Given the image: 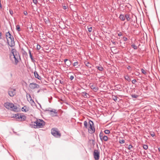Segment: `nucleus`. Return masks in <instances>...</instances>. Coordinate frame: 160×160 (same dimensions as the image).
I'll return each instance as SVG.
<instances>
[{
    "mask_svg": "<svg viewBox=\"0 0 160 160\" xmlns=\"http://www.w3.org/2000/svg\"><path fill=\"white\" fill-rule=\"evenodd\" d=\"M4 106L7 109H10L14 111H16L18 110V108L16 106L14 105L12 103L6 102L4 103Z\"/></svg>",
    "mask_w": 160,
    "mask_h": 160,
    "instance_id": "20e7f679",
    "label": "nucleus"
},
{
    "mask_svg": "<svg viewBox=\"0 0 160 160\" xmlns=\"http://www.w3.org/2000/svg\"><path fill=\"white\" fill-rule=\"evenodd\" d=\"M29 87L32 89L38 88H40L39 85L35 83H30L29 85Z\"/></svg>",
    "mask_w": 160,
    "mask_h": 160,
    "instance_id": "1a4fd4ad",
    "label": "nucleus"
},
{
    "mask_svg": "<svg viewBox=\"0 0 160 160\" xmlns=\"http://www.w3.org/2000/svg\"><path fill=\"white\" fill-rule=\"evenodd\" d=\"M126 18L127 21H129L130 20V15L129 14H126L125 16V18Z\"/></svg>",
    "mask_w": 160,
    "mask_h": 160,
    "instance_id": "412c9836",
    "label": "nucleus"
},
{
    "mask_svg": "<svg viewBox=\"0 0 160 160\" xmlns=\"http://www.w3.org/2000/svg\"><path fill=\"white\" fill-rule=\"evenodd\" d=\"M118 35L119 36H121L122 35V34L121 32H120L118 34Z\"/></svg>",
    "mask_w": 160,
    "mask_h": 160,
    "instance_id": "49530a36",
    "label": "nucleus"
},
{
    "mask_svg": "<svg viewBox=\"0 0 160 160\" xmlns=\"http://www.w3.org/2000/svg\"><path fill=\"white\" fill-rule=\"evenodd\" d=\"M51 134L56 138H60L61 134L58 129L56 128H53L51 130Z\"/></svg>",
    "mask_w": 160,
    "mask_h": 160,
    "instance_id": "423d86ee",
    "label": "nucleus"
},
{
    "mask_svg": "<svg viewBox=\"0 0 160 160\" xmlns=\"http://www.w3.org/2000/svg\"><path fill=\"white\" fill-rule=\"evenodd\" d=\"M104 132L106 134H108L110 133V131L108 130H105L104 131Z\"/></svg>",
    "mask_w": 160,
    "mask_h": 160,
    "instance_id": "c85d7f7f",
    "label": "nucleus"
},
{
    "mask_svg": "<svg viewBox=\"0 0 160 160\" xmlns=\"http://www.w3.org/2000/svg\"><path fill=\"white\" fill-rule=\"evenodd\" d=\"M125 79L127 80L128 82H130L131 81V79L129 78V77L128 75H126L124 77Z\"/></svg>",
    "mask_w": 160,
    "mask_h": 160,
    "instance_id": "4be33fe9",
    "label": "nucleus"
},
{
    "mask_svg": "<svg viewBox=\"0 0 160 160\" xmlns=\"http://www.w3.org/2000/svg\"><path fill=\"white\" fill-rule=\"evenodd\" d=\"M41 48V46L40 45L38 44L37 46V49L38 50H40Z\"/></svg>",
    "mask_w": 160,
    "mask_h": 160,
    "instance_id": "72a5a7b5",
    "label": "nucleus"
},
{
    "mask_svg": "<svg viewBox=\"0 0 160 160\" xmlns=\"http://www.w3.org/2000/svg\"><path fill=\"white\" fill-rule=\"evenodd\" d=\"M15 91V89L12 88L9 89L8 91L9 95L10 97H13L16 94Z\"/></svg>",
    "mask_w": 160,
    "mask_h": 160,
    "instance_id": "9b49d317",
    "label": "nucleus"
},
{
    "mask_svg": "<svg viewBox=\"0 0 160 160\" xmlns=\"http://www.w3.org/2000/svg\"><path fill=\"white\" fill-rule=\"evenodd\" d=\"M68 60H69L68 59H64V62H65V63H66Z\"/></svg>",
    "mask_w": 160,
    "mask_h": 160,
    "instance_id": "de8ad7c7",
    "label": "nucleus"
},
{
    "mask_svg": "<svg viewBox=\"0 0 160 160\" xmlns=\"http://www.w3.org/2000/svg\"><path fill=\"white\" fill-rule=\"evenodd\" d=\"M131 68V67L130 66H129L127 67V68L129 70Z\"/></svg>",
    "mask_w": 160,
    "mask_h": 160,
    "instance_id": "3c124183",
    "label": "nucleus"
},
{
    "mask_svg": "<svg viewBox=\"0 0 160 160\" xmlns=\"http://www.w3.org/2000/svg\"><path fill=\"white\" fill-rule=\"evenodd\" d=\"M141 71H142V73H143V74H145L146 73V72L143 69H142Z\"/></svg>",
    "mask_w": 160,
    "mask_h": 160,
    "instance_id": "e433bc0d",
    "label": "nucleus"
},
{
    "mask_svg": "<svg viewBox=\"0 0 160 160\" xmlns=\"http://www.w3.org/2000/svg\"><path fill=\"white\" fill-rule=\"evenodd\" d=\"M16 30L18 32L20 31L21 30V29H20V28L19 25H17L16 26Z\"/></svg>",
    "mask_w": 160,
    "mask_h": 160,
    "instance_id": "393cba45",
    "label": "nucleus"
},
{
    "mask_svg": "<svg viewBox=\"0 0 160 160\" xmlns=\"http://www.w3.org/2000/svg\"><path fill=\"white\" fill-rule=\"evenodd\" d=\"M125 142V141L124 139H119V143L120 144H123Z\"/></svg>",
    "mask_w": 160,
    "mask_h": 160,
    "instance_id": "cd10ccee",
    "label": "nucleus"
},
{
    "mask_svg": "<svg viewBox=\"0 0 160 160\" xmlns=\"http://www.w3.org/2000/svg\"><path fill=\"white\" fill-rule=\"evenodd\" d=\"M28 96H29V98H30V100H31V101L32 100V102H34L33 101V100L32 99L31 97V96H30V94H27V97H28Z\"/></svg>",
    "mask_w": 160,
    "mask_h": 160,
    "instance_id": "58836bf2",
    "label": "nucleus"
},
{
    "mask_svg": "<svg viewBox=\"0 0 160 160\" xmlns=\"http://www.w3.org/2000/svg\"><path fill=\"white\" fill-rule=\"evenodd\" d=\"M155 135V133L154 132H152V133H151V136L152 137H154Z\"/></svg>",
    "mask_w": 160,
    "mask_h": 160,
    "instance_id": "a18cd8bd",
    "label": "nucleus"
},
{
    "mask_svg": "<svg viewBox=\"0 0 160 160\" xmlns=\"http://www.w3.org/2000/svg\"><path fill=\"white\" fill-rule=\"evenodd\" d=\"M143 148L144 149L146 150L148 148V146L146 145H144L143 146Z\"/></svg>",
    "mask_w": 160,
    "mask_h": 160,
    "instance_id": "473e14b6",
    "label": "nucleus"
},
{
    "mask_svg": "<svg viewBox=\"0 0 160 160\" xmlns=\"http://www.w3.org/2000/svg\"><path fill=\"white\" fill-rule=\"evenodd\" d=\"M11 76H12V74L11 73Z\"/></svg>",
    "mask_w": 160,
    "mask_h": 160,
    "instance_id": "052dcab7",
    "label": "nucleus"
},
{
    "mask_svg": "<svg viewBox=\"0 0 160 160\" xmlns=\"http://www.w3.org/2000/svg\"><path fill=\"white\" fill-rule=\"evenodd\" d=\"M11 52L12 54H11L10 56L11 57L12 55L13 56V58L14 59V64L17 65L18 62V60L20 59L19 53L15 49H12Z\"/></svg>",
    "mask_w": 160,
    "mask_h": 160,
    "instance_id": "f03ea898",
    "label": "nucleus"
},
{
    "mask_svg": "<svg viewBox=\"0 0 160 160\" xmlns=\"http://www.w3.org/2000/svg\"><path fill=\"white\" fill-rule=\"evenodd\" d=\"M73 66L75 68H78L79 67L78 65V62H75L73 63Z\"/></svg>",
    "mask_w": 160,
    "mask_h": 160,
    "instance_id": "dca6fc26",
    "label": "nucleus"
},
{
    "mask_svg": "<svg viewBox=\"0 0 160 160\" xmlns=\"http://www.w3.org/2000/svg\"><path fill=\"white\" fill-rule=\"evenodd\" d=\"M74 78V76H73V75H71L70 77V78H69V79L71 80H72Z\"/></svg>",
    "mask_w": 160,
    "mask_h": 160,
    "instance_id": "79ce46f5",
    "label": "nucleus"
},
{
    "mask_svg": "<svg viewBox=\"0 0 160 160\" xmlns=\"http://www.w3.org/2000/svg\"><path fill=\"white\" fill-rule=\"evenodd\" d=\"M136 82H137V81H136V79H133V80L132 81V83L133 84H135V83Z\"/></svg>",
    "mask_w": 160,
    "mask_h": 160,
    "instance_id": "4c0bfd02",
    "label": "nucleus"
},
{
    "mask_svg": "<svg viewBox=\"0 0 160 160\" xmlns=\"http://www.w3.org/2000/svg\"><path fill=\"white\" fill-rule=\"evenodd\" d=\"M9 12H10V14L12 16V14H13V12L12 10L11 9L9 10Z\"/></svg>",
    "mask_w": 160,
    "mask_h": 160,
    "instance_id": "c9c22d12",
    "label": "nucleus"
},
{
    "mask_svg": "<svg viewBox=\"0 0 160 160\" xmlns=\"http://www.w3.org/2000/svg\"><path fill=\"white\" fill-rule=\"evenodd\" d=\"M112 99L115 102H116L117 100V97L116 96L112 95Z\"/></svg>",
    "mask_w": 160,
    "mask_h": 160,
    "instance_id": "5701e85b",
    "label": "nucleus"
},
{
    "mask_svg": "<svg viewBox=\"0 0 160 160\" xmlns=\"http://www.w3.org/2000/svg\"><path fill=\"white\" fill-rule=\"evenodd\" d=\"M158 150L160 152V147L158 148Z\"/></svg>",
    "mask_w": 160,
    "mask_h": 160,
    "instance_id": "4d7b16f0",
    "label": "nucleus"
},
{
    "mask_svg": "<svg viewBox=\"0 0 160 160\" xmlns=\"http://www.w3.org/2000/svg\"><path fill=\"white\" fill-rule=\"evenodd\" d=\"M24 14L25 15H27L28 14V13H27V11H24Z\"/></svg>",
    "mask_w": 160,
    "mask_h": 160,
    "instance_id": "09e8293b",
    "label": "nucleus"
},
{
    "mask_svg": "<svg viewBox=\"0 0 160 160\" xmlns=\"http://www.w3.org/2000/svg\"><path fill=\"white\" fill-rule=\"evenodd\" d=\"M120 19L122 21H124L125 20V16L124 15L121 14L119 16Z\"/></svg>",
    "mask_w": 160,
    "mask_h": 160,
    "instance_id": "f3484780",
    "label": "nucleus"
},
{
    "mask_svg": "<svg viewBox=\"0 0 160 160\" xmlns=\"http://www.w3.org/2000/svg\"><path fill=\"white\" fill-rule=\"evenodd\" d=\"M88 32H91L92 31V27H90L89 28V27H88Z\"/></svg>",
    "mask_w": 160,
    "mask_h": 160,
    "instance_id": "c756f323",
    "label": "nucleus"
},
{
    "mask_svg": "<svg viewBox=\"0 0 160 160\" xmlns=\"http://www.w3.org/2000/svg\"><path fill=\"white\" fill-rule=\"evenodd\" d=\"M112 42L115 45L116 43L113 40H111Z\"/></svg>",
    "mask_w": 160,
    "mask_h": 160,
    "instance_id": "8fccbe9b",
    "label": "nucleus"
},
{
    "mask_svg": "<svg viewBox=\"0 0 160 160\" xmlns=\"http://www.w3.org/2000/svg\"><path fill=\"white\" fill-rule=\"evenodd\" d=\"M99 136L101 140L102 141L103 137H104V134L102 132H100Z\"/></svg>",
    "mask_w": 160,
    "mask_h": 160,
    "instance_id": "a211bd4d",
    "label": "nucleus"
},
{
    "mask_svg": "<svg viewBox=\"0 0 160 160\" xmlns=\"http://www.w3.org/2000/svg\"><path fill=\"white\" fill-rule=\"evenodd\" d=\"M65 63L68 67H69L71 64V61L69 60Z\"/></svg>",
    "mask_w": 160,
    "mask_h": 160,
    "instance_id": "aec40b11",
    "label": "nucleus"
},
{
    "mask_svg": "<svg viewBox=\"0 0 160 160\" xmlns=\"http://www.w3.org/2000/svg\"><path fill=\"white\" fill-rule=\"evenodd\" d=\"M1 33L0 32V39H1L2 38V37H1Z\"/></svg>",
    "mask_w": 160,
    "mask_h": 160,
    "instance_id": "864d4df0",
    "label": "nucleus"
},
{
    "mask_svg": "<svg viewBox=\"0 0 160 160\" xmlns=\"http://www.w3.org/2000/svg\"><path fill=\"white\" fill-rule=\"evenodd\" d=\"M34 74L35 77L38 78L39 80H41V77L39 76L38 74V73L37 71H35L34 72Z\"/></svg>",
    "mask_w": 160,
    "mask_h": 160,
    "instance_id": "f8f14e48",
    "label": "nucleus"
},
{
    "mask_svg": "<svg viewBox=\"0 0 160 160\" xmlns=\"http://www.w3.org/2000/svg\"><path fill=\"white\" fill-rule=\"evenodd\" d=\"M132 148H133L132 146L130 144L128 145V146L127 148L128 150H130V149Z\"/></svg>",
    "mask_w": 160,
    "mask_h": 160,
    "instance_id": "2f4dec72",
    "label": "nucleus"
},
{
    "mask_svg": "<svg viewBox=\"0 0 160 160\" xmlns=\"http://www.w3.org/2000/svg\"><path fill=\"white\" fill-rule=\"evenodd\" d=\"M39 106H40V108H41V105H40V104H39Z\"/></svg>",
    "mask_w": 160,
    "mask_h": 160,
    "instance_id": "13d9d810",
    "label": "nucleus"
},
{
    "mask_svg": "<svg viewBox=\"0 0 160 160\" xmlns=\"http://www.w3.org/2000/svg\"><path fill=\"white\" fill-rule=\"evenodd\" d=\"M96 67L100 71H102L103 69V68L101 66H97Z\"/></svg>",
    "mask_w": 160,
    "mask_h": 160,
    "instance_id": "6ab92c4d",
    "label": "nucleus"
},
{
    "mask_svg": "<svg viewBox=\"0 0 160 160\" xmlns=\"http://www.w3.org/2000/svg\"><path fill=\"white\" fill-rule=\"evenodd\" d=\"M26 108V107H25V106H24L22 108V111H25V112H26V111L25 110V108Z\"/></svg>",
    "mask_w": 160,
    "mask_h": 160,
    "instance_id": "a19ab883",
    "label": "nucleus"
},
{
    "mask_svg": "<svg viewBox=\"0 0 160 160\" xmlns=\"http://www.w3.org/2000/svg\"><path fill=\"white\" fill-rule=\"evenodd\" d=\"M93 123L92 121L91 120H90L89 122V129H90L91 130H89V129L88 128L89 131V132L92 133H93L95 132V129L94 127H92L93 125Z\"/></svg>",
    "mask_w": 160,
    "mask_h": 160,
    "instance_id": "0eeeda50",
    "label": "nucleus"
},
{
    "mask_svg": "<svg viewBox=\"0 0 160 160\" xmlns=\"http://www.w3.org/2000/svg\"><path fill=\"white\" fill-rule=\"evenodd\" d=\"M131 96L133 98H137L138 97V95L135 94H132Z\"/></svg>",
    "mask_w": 160,
    "mask_h": 160,
    "instance_id": "7c9ffc66",
    "label": "nucleus"
},
{
    "mask_svg": "<svg viewBox=\"0 0 160 160\" xmlns=\"http://www.w3.org/2000/svg\"><path fill=\"white\" fill-rule=\"evenodd\" d=\"M13 117L15 118L18 121H24L26 119V117L20 113H17L13 115Z\"/></svg>",
    "mask_w": 160,
    "mask_h": 160,
    "instance_id": "39448f33",
    "label": "nucleus"
},
{
    "mask_svg": "<svg viewBox=\"0 0 160 160\" xmlns=\"http://www.w3.org/2000/svg\"><path fill=\"white\" fill-rule=\"evenodd\" d=\"M82 96L84 98H89V95L88 94L86 93V92H82Z\"/></svg>",
    "mask_w": 160,
    "mask_h": 160,
    "instance_id": "4468645a",
    "label": "nucleus"
},
{
    "mask_svg": "<svg viewBox=\"0 0 160 160\" xmlns=\"http://www.w3.org/2000/svg\"><path fill=\"white\" fill-rule=\"evenodd\" d=\"M95 86L93 85H91L90 86L91 88L92 89H93V90L95 88Z\"/></svg>",
    "mask_w": 160,
    "mask_h": 160,
    "instance_id": "37998d69",
    "label": "nucleus"
},
{
    "mask_svg": "<svg viewBox=\"0 0 160 160\" xmlns=\"http://www.w3.org/2000/svg\"><path fill=\"white\" fill-rule=\"evenodd\" d=\"M46 110L49 111L50 112V115L52 117L57 116L58 112L55 109H52L51 108H49L48 110L46 109Z\"/></svg>",
    "mask_w": 160,
    "mask_h": 160,
    "instance_id": "6e6552de",
    "label": "nucleus"
},
{
    "mask_svg": "<svg viewBox=\"0 0 160 160\" xmlns=\"http://www.w3.org/2000/svg\"><path fill=\"white\" fill-rule=\"evenodd\" d=\"M108 140V138L106 136H104V137H103V138H102V141L104 140L105 141H107Z\"/></svg>",
    "mask_w": 160,
    "mask_h": 160,
    "instance_id": "b1692460",
    "label": "nucleus"
},
{
    "mask_svg": "<svg viewBox=\"0 0 160 160\" xmlns=\"http://www.w3.org/2000/svg\"><path fill=\"white\" fill-rule=\"evenodd\" d=\"M45 125L44 121L41 119H37L34 122H32L30 124V127L34 128H42Z\"/></svg>",
    "mask_w": 160,
    "mask_h": 160,
    "instance_id": "f257e3e1",
    "label": "nucleus"
},
{
    "mask_svg": "<svg viewBox=\"0 0 160 160\" xmlns=\"http://www.w3.org/2000/svg\"><path fill=\"white\" fill-rule=\"evenodd\" d=\"M119 91H122V90H119Z\"/></svg>",
    "mask_w": 160,
    "mask_h": 160,
    "instance_id": "680f3d73",
    "label": "nucleus"
},
{
    "mask_svg": "<svg viewBox=\"0 0 160 160\" xmlns=\"http://www.w3.org/2000/svg\"><path fill=\"white\" fill-rule=\"evenodd\" d=\"M84 127L85 128H88V122L87 121H85L84 122Z\"/></svg>",
    "mask_w": 160,
    "mask_h": 160,
    "instance_id": "bb28decb",
    "label": "nucleus"
},
{
    "mask_svg": "<svg viewBox=\"0 0 160 160\" xmlns=\"http://www.w3.org/2000/svg\"><path fill=\"white\" fill-rule=\"evenodd\" d=\"M100 152L98 150H95L94 151V157L95 160H98L99 158Z\"/></svg>",
    "mask_w": 160,
    "mask_h": 160,
    "instance_id": "9d476101",
    "label": "nucleus"
},
{
    "mask_svg": "<svg viewBox=\"0 0 160 160\" xmlns=\"http://www.w3.org/2000/svg\"><path fill=\"white\" fill-rule=\"evenodd\" d=\"M63 8L64 9H66L67 8L65 6H63Z\"/></svg>",
    "mask_w": 160,
    "mask_h": 160,
    "instance_id": "603ef678",
    "label": "nucleus"
},
{
    "mask_svg": "<svg viewBox=\"0 0 160 160\" xmlns=\"http://www.w3.org/2000/svg\"><path fill=\"white\" fill-rule=\"evenodd\" d=\"M131 47L132 48H133L134 49H137V47L133 43L131 45Z\"/></svg>",
    "mask_w": 160,
    "mask_h": 160,
    "instance_id": "a878e982",
    "label": "nucleus"
},
{
    "mask_svg": "<svg viewBox=\"0 0 160 160\" xmlns=\"http://www.w3.org/2000/svg\"><path fill=\"white\" fill-rule=\"evenodd\" d=\"M28 52H29V54L30 58L31 59L32 62H34L35 61L32 57V54L31 53V51L30 50H28Z\"/></svg>",
    "mask_w": 160,
    "mask_h": 160,
    "instance_id": "2eb2a0df",
    "label": "nucleus"
},
{
    "mask_svg": "<svg viewBox=\"0 0 160 160\" xmlns=\"http://www.w3.org/2000/svg\"><path fill=\"white\" fill-rule=\"evenodd\" d=\"M117 88H118V89H121V88L120 87H118V86L117 87Z\"/></svg>",
    "mask_w": 160,
    "mask_h": 160,
    "instance_id": "5fc2aeb1",
    "label": "nucleus"
},
{
    "mask_svg": "<svg viewBox=\"0 0 160 160\" xmlns=\"http://www.w3.org/2000/svg\"><path fill=\"white\" fill-rule=\"evenodd\" d=\"M84 64L88 68H90L92 67V64L89 62L85 61L84 62Z\"/></svg>",
    "mask_w": 160,
    "mask_h": 160,
    "instance_id": "ddd939ff",
    "label": "nucleus"
},
{
    "mask_svg": "<svg viewBox=\"0 0 160 160\" xmlns=\"http://www.w3.org/2000/svg\"><path fill=\"white\" fill-rule=\"evenodd\" d=\"M6 37H8L7 38V40L8 45L11 47H13L15 46V42L14 38L9 32H8L6 35Z\"/></svg>",
    "mask_w": 160,
    "mask_h": 160,
    "instance_id": "7ed1b4c3",
    "label": "nucleus"
},
{
    "mask_svg": "<svg viewBox=\"0 0 160 160\" xmlns=\"http://www.w3.org/2000/svg\"><path fill=\"white\" fill-rule=\"evenodd\" d=\"M93 90L94 92H96L98 90V88H97L95 87V88L93 89Z\"/></svg>",
    "mask_w": 160,
    "mask_h": 160,
    "instance_id": "c03bdc74",
    "label": "nucleus"
},
{
    "mask_svg": "<svg viewBox=\"0 0 160 160\" xmlns=\"http://www.w3.org/2000/svg\"><path fill=\"white\" fill-rule=\"evenodd\" d=\"M33 2L35 4H37L38 3L37 0H32Z\"/></svg>",
    "mask_w": 160,
    "mask_h": 160,
    "instance_id": "f704fd0d",
    "label": "nucleus"
},
{
    "mask_svg": "<svg viewBox=\"0 0 160 160\" xmlns=\"http://www.w3.org/2000/svg\"><path fill=\"white\" fill-rule=\"evenodd\" d=\"M123 41H126L127 40H128V38H127L126 37H123Z\"/></svg>",
    "mask_w": 160,
    "mask_h": 160,
    "instance_id": "ea45409f",
    "label": "nucleus"
},
{
    "mask_svg": "<svg viewBox=\"0 0 160 160\" xmlns=\"http://www.w3.org/2000/svg\"><path fill=\"white\" fill-rule=\"evenodd\" d=\"M40 90H38V92H38H38H40Z\"/></svg>",
    "mask_w": 160,
    "mask_h": 160,
    "instance_id": "bf43d9fd",
    "label": "nucleus"
},
{
    "mask_svg": "<svg viewBox=\"0 0 160 160\" xmlns=\"http://www.w3.org/2000/svg\"><path fill=\"white\" fill-rule=\"evenodd\" d=\"M60 83H62V82H62V81H60Z\"/></svg>",
    "mask_w": 160,
    "mask_h": 160,
    "instance_id": "6e6d98bb",
    "label": "nucleus"
}]
</instances>
